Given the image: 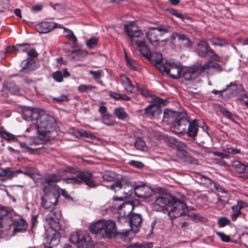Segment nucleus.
<instances>
[{"label":"nucleus","instance_id":"24","mask_svg":"<svg viewBox=\"0 0 248 248\" xmlns=\"http://www.w3.org/2000/svg\"><path fill=\"white\" fill-rule=\"evenodd\" d=\"M120 83L127 93H133L134 86L131 83L129 78L125 75L120 76Z\"/></svg>","mask_w":248,"mask_h":248},{"label":"nucleus","instance_id":"5","mask_svg":"<svg viewBox=\"0 0 248 248\" xmlns=\"http://www.w3.org/2000/svg\"><path fill=\"white\" fill-rule=\"evenodd\" d=\"M170 27L168 26L161 25L157 27L150 28L146 32V38L149 43L155 49H158L164 46L167 42L166 40H159V36H163L169 32Z\"/></svg>","mask_w":248,"mask_h":248},{"label":"nucleus","instance_id":"52","mask_svg":"<svg viewBox=\"0 0 248 248\" xmlns=\"http://www.w3.org/2000/svg\"><path fill=\"white\" fill-rule=\"evenodd\" d=\"M217 235L220 237L222 241L225 242H229L231 241L229 236L225 234L222 232H216Z\"/></svg>","mask_w":248,"mask_h":248},{"label":"nucleus","instance_id":"64","mask_svg":"<svg viewBox=\"0 0 248 248\" xmlns=\"http://www.w3.org/2000/svg\"><path fill=\"white\" fill-rule=\"evenodd\" d=\"M153 247L152 243H143L139 245V248H152Z\"/></svg>","mask_w":248,"mask_h":248},{"label":"nucleus","instance_id":"45","mask_svg":"<svg viewBox=\"0 0 248 248\" xmlns=\"http://www.w3.org/2000/svg\"><path fill=\"white\" fill-rule=\"evenodd\" d=\"M145 141L140 138H137L135 142V147L140 150H143L145 146Z\"/></svg>","mask_w":248,"mask_h":248},{"label":"nucleus","instance_id":"32","mask_svg":"<svg viewBox=\"0 0 248 248\" xmlns=\"http://www.w3.org/2000/svg\"><path fill=\"white\" fill-rule=\"evenodd\" d=\"M247 206V203L242 200H239L237 204L232 207V212L241 213V210Z\"/></svg>","mask_w":248,"mask_h":248},{"label":"nucleus","instance_id":"25","mask_svg":"<svg viewBox=\"0 0 248 248\" xmlns=\"http://www.w3.org/2000/svg\"><path fill=\"white\" fill-rule=\"evenodd\" d=\"M232 166L238 172L243 174L244 177L248 178V165H244L239 161H234Z\"/></svg>","mask_w":248,"mask_h":248},{"label":"nucleus","instance_id":"27","mask_svg":"<svg viewBox=\"0 0 248 248\" xmlns=\"http://www.w3.org/2000/svg\"><path fill=\"white\" fill-rule=\"evenodd\" d=\"M0 136L9 142H18L17 136L6 131L2 128H0Z\"/></svg>","mask_w":248,"mask_h":248},{"label":"nucleus","instance_id":"53","mask_svg":"<svg viewBox=\"0 0 248 248\" xmlns=\"http://www.w3.org/2000/svg\"><path fill=\"white\" fill-rule=\"evenodd\" d=\"M122 188V183L119 181H115L113 183V184L110 186L111 189L114 190L115 192L120 190Z\"/></svg>","mask_w":248,"mask_h":248},{"label":"nucleus","instance_id":"46","mask_svg":"<svg viewBox=\"0 0 248 248\" xmlns=\"http://www.w3.org/2000/svg\"><path fill=\"white\" fill-rule=\"evenodd\" d=\"M78 136L82 137L89 138L93 139L94 136L91 132L83 129L80 130L78 131Z\"/></svg>","mask_w":248,"mask_h":248},{"label":"nucleus","instance_id":"55","mask_svg":"<svg viewBox=\"0 0 248 248\" xmlns=\"http://www.w3.org/2000/svg\"><path fill=\"white\" fill-rule=\"evenodd\" d=\"M170 13L180 19H183L184 16L178 10L174 9H170L169 10Z\"/></svg>","mask_w":248,"mask_h":248},{"label":"nucleus","instance_id":"19","mask_svg":"<svg viewBox=\"0 0 248 248\" xmlns=\"http://www.w3.org/2000/svg\"><path fill=\"white\" fill-rule=\"evenodd\" d=\"M170 39L172 40H177L182 47L190 48L191 46V42L184 34L174 32L171 34Z\"/></svg>","mask_w":248,"mask_h":248},{"label":"nucleus","instance_id":"7","mask_svg":"<svg viewBox=\"0 0 248 248\" xmlns=\"http://www.w3.org/2000/svg\"><path fill=\"white\" fill-rule=\"evenodd\" d=\"M69 240L78 248H93V246L89 234L86 231H79L72 232Z\"/></svg>","mask_w":248,"mask_h":248},{"label":"nucleus","instance_id":"43","mask_svg":"<svg viewBox=\"0 0 248 248\" xmlns=\"http://www.w3.org/2000/svg\"><path fill=\"white\" fill-rule=\"evenodd\" d=\"M188 216H190L191 218H192L194 219H197L203 222H205L207 220V219L206 217L199 215L196 212H193L191 214L190 213H188Z\"/></svg>","mask_w":248,"mask_h":248},{"label":"nucleus","instance_id":"15","mask_svg":"<svg viewBox=\"0 0 248 248\" xmlns=\"http://www.w3.org/2000/svg\"><path fill=\"white\" fill-rule=\"evenodd\" d=\"M155 199L151 204L152 209L156 211L163 210L166 206H170L171 201L173 200V197L169 196H161L158 197H155Z\"/></svg>","mask_w":248,"mask_h":248},{"label":"nucleus","instance_id":"30","mask_svg":"<svg viewBox=\"0 0 248 248\" xmlns=\"http://www.w3.org/2000/svg\"><path fill=\"white\" fill-rule=\"evenodd\" d=\"M101 122L107 126H113L115 124V119L113 116L108 113L101 117Z\"/></svg>","mask_w":248,"mask_h":248},{"label":"nucleus","instance_id":"8","mask_svg":"<svg viewBox=\"0 0 248 248\" xmlns=\"http://www.w3.org/2000/svg\"><path fill=\"white\" fill-rule=\"evenodd\" d=\"M165 100L161 98L155 97L150 104L144 109L140 110V112L151 119H157L162 113L160 106L165 105Z\"/></svg>","mask_w":248,"mask_h":248},{"label":"nucleus","instance_id":"56","mask_svg":"<svg viewBox=\"0 0 248 248\" xmlns=\"http://www.w3.org/2000/svg\"><path fill=\"white\" fill-rule=\"evenodd\" d=\"M32 60H26V61H24L22 62L23 69H31V66L32 65Z\"/></svg>","mask_w":248,"mask_h":248},{"label":"nucleus","instance_id":"49","mask_svg":"<svg viewBox=\"0 0 248 248\" xmlns=\"http://www.w3.org/2000/svg\"><path fill=\"white\" fill-rule=\"evenodd\" d=\"M52 77L55 81L61 82L63 80L62 72L61 71H57L53 73Z\"/></svg>","mask_w":248,"mask_h":248},{"label":"nucleus","instance_id":"58","mask_svg":"<svg viewBox=\"0 0 248 248\" xmlns=\"http://www.w3.org/2000/svg\"><path fill=\"white\" fill-rule=\"evenodd\" d=\"M126 63L128 65H129L131 68H132L134 70L138 71L139 70V68L137 65L136 64L135 62L130 61L129 60H126Z\"/></svg>","mask_w":248,"mask_h":248},{"label":"nucleus","instance_id":"10","mask_svg":"<svg viewBox=\"0 0 248 248\" xmlns=\"http://www.w3.org/2000/svg\"><path fill=\"white\" fill-rule=\"evenodd\" d=\"M170 206L171 209L168 214L171 219L183 216L188 211L186 203L174 197L173 200L171 201Z\"/></svg>","mask_w":248,"mask_h":248},{"label":"nucleus","instance_id":"16","mask_svg":"<svg viewBox=\"0 0 248 248\" xmlns=\"http://www.w3.org/2000/svg\"><path fill=\"white\" fill-rule=\"evenodd\" d=\"M132 209V205L129 202H124L120 205L118 209V212L119 214L118 221L121 223L126 222Z\"/></svg>","mask_w":248,"mask_h":248},{"label":"nucleus","instance_id":"20","mask_svg":"<svg viewBox=\"0 0 248 248\" xmlns=\"http://www.w3.org/2000/svg\"><path fill=\"white\" fill-rule=\"evenodd\" d=\"M181 112H177L170 109H165L163 113V122L167 124H173Z\"/></svg>","mask_w":248,"mask_h":248},{"label":"nucleus","instance_id":"42","mask_svg":"<svg viewBox=\"0 0 248 248\" xmlns=\"http://www.w3.org/2000/svg\"><path fill=\"white\" fill-rule=\"evenodd\" d=\"M60 235L58 233L55 232L51 237L49 245L50 247H45V248H50L57 246L60 241Z\"/></svg>","mask_w":248,"mask_h":248},{"label":"nucleus","instance_id":"36","mask_svg":"<svg viewBox=\"0 0 248 248\" xmlns=\"http://www.w3.org/2000/svg\"><path fill=\"white\" fill-rule=\"evenodd\" d=\"M102 177L104 180L107 182H112L116 177V174L111 171H107L103 173Z\"/></svg>","mask_w":248,"mask_h":248},{"label":"nucleus","instance_id":"22","mask_svg":"<svg viewBox=\"0 0 248 248\" xmlns=\"http://www.w3.org/2000/svg\"><path fill=\"white\" fill-rule=\"evenodd\" d=\"M226 88L224 89L227 92L229 97L234 96L237 94L242 89V86L240 84L232 82L229 85H226Z\"/></svg>","mask_w":248,"mask_h":248},{"label":"nucleus","instance_id":"38","mask_svg":"<svg viewBox=\"0 0 248 248\" xmlns=\"http://www.w3.org/2000/svg\"><path fill=\"white\" fill-rule=\"evenodd\" d=\"M36 170L33 168H29L25 170H18L17 172L23 173L30 177L32 178L36 174H37Z\"/></svg>","mask_w":248,"mask_h":248},{"label":"nucleus","instance_id":"11","mask_svg":"<svg viewBox=\"0 0 248 248\" xmlns=\"http://www.w3.org/2000/svg\"><path fill=\"white\" fill-rule=\"evenodd\" d=\"M43 190L45 194L41 198L42 205L46 209H52L56 205L60 195L55 191L47 190L46 186Z\"/></svg>","mask_w":248,"mask_h":248},{"label":"nucleus","instance_id":"21","mask_svg":"<svg viewBox=\"0 0 248 248\" xmlns=\"http://www.w3.org/2000/svg\"><path fill=\"white\" fill-rule=\"evenodd\" d=\"M56 26L54 22H42L35 26L36 31L40 33H46L55 28Z\"/></svg>","mask_w":248,"mask_h":248},{"label":"nucleus","instance_id":"9","mask_svg":"<svg viewBox=\"0 0 248 248\" xmlns=\"http://www.w3.org/2000/svg\"><path fill=\"white\" fill-rule=\"evenodd\" d=\"M136 196L141 198H148L152 195L154 191L150 187L146 185H134L133 188L127 185L124 187V193H125L126 196H130L133 191Z\"/></svg>","mask_w":248,"mask_h":248},{"label":"nucleus","instance_id":"23","mask_svg":"<svg viewBox=\"0 0 248 248\" xmlns=\"http://www.w3.org/2000/svg\"><path fill=\"white\" fill-rule=\"evenodd\" d=\"M46 219L48 222L49 226L54 231H57L61 229L59 219L55 217L53 212H50L46 216Z\"/></svg>","mask_w":248,"mask_h":248},{"label":"nucleus","instance_id":"44","mask_svg":"<svg viewBox=\"0 0 248 248\" xmlns=\"http://www.w3.org/2000/svg\"><path fill=\"white\" fill-rule=\"evenodd\" d=\"M6 214V209L0 206V233L4 231L3 217Z\"/></svg>","mask_w":248,"mask_h":248},{"label":"nucleus","instance_id":"57","mask_svg":"<svg viewBox=\"0 0 248 248\" xmlns=\"http://www.w3.org/2000/svg\"><path fill=\"white\" fill-rule=\"evenodd\" d=\"M224 151L226 152L227 153L229 154H238L240 153V150L234 149L233 148H227L226 149H224Z\"/></svg>","mask_w":248,"mask_h":248},{"label":"nucleus","instance_id":"40","mask_svg":"<svg viewBox=\"0 0 248 248\" xmlns=\"http://www.w3.org/2000/svg\"><path fill=\"white\" fill-rule=\"evenodd\" d=\"M95 89H96V87L94 86L85 84L80 85L78 88V92L81 93H87L88 91H91Z\"/></svg>","mask_w":248,"mask_h":248},{"label":"nucleus","instance_id":"26","mask_svg":"<svg viewBox=\"0 0 248 248\" xmlns=\"http://www.w3.org/2000/svg\"><path fill=\"white\" fill-rule=\"evenodd\" d=\"M19 91L18 87L13 82L6 83L2 89V92L7 91L11 94H17Z\"/></svg>","mask_w":248,"mask_h":248},{"label":"nucleus","instance_id":"37","mask_svg":"<svg viewBox=\"0 0 248 248\" xmlns=\"http://www.w3.org/2000/svg\"><path fill=\"white\" fill-rule=\"evenodd\" d=\"M64 31L66 33V37L70 41H72L74 45H76L78 40L76 36L74 35L73 32L71 30L67 28H64Z\"/></svg>","mask_w":248,"mask_h":248},{"label":"nucleus","instance_id":"6","mask_svg":"<svg viewBox=\"0 0 248 248\" xmlns=\"http://www.w3.org/2000/svg\"><path fill=\"white\" fill-rule=\"evenodd\" d=\"M4 231L9 230L13 225V232H21L26 230L28 225L26 221L21 217L13 219L11 214L6 211V214L3 217Z\"/></svg>","mask_w":248,"mask_h":248},{"label":"nucleus","instance_id":"63","mask_svg":"<svg viewBox=\"0 0 248 248\" xmlns=\"http://www.w3.org/2000/svg\"><path fill=\"white\" fill-rule=\"evenodd\" d=\"M98 111L101 114V117L108 113L107 112V108L105 106H101L99 108Z\"/></svg>","mask_w":248,"mask_h":248},{"label":"nucleus","instance_id":"12","mask_svg":"<svg viewBox=\"0 0 248 248\" xmlns=\"http://www.w3.org/2000/svg\"><path fill=\"white\" fill-rule=\"evenodd\" d=\"M189 122L187 114L184 112H181L176 120L171 125V131L176 134H184L188 128Z\"/></svg>","mask_w":248,"mask_h":248},{"label":"nucleus","instance_id":"48","mask_svg":"<svg viewBox=\"0 0 248 248\" xmlns=\"http://www.w3.org/2000/svg\"><path fill=\"white\" fill-rule=\"evenodd\" d=\"M230 220L226 217H223L219 218L217 221V224L220 227H224L226 225L229 224Z\"/></svg>","mask_w":248,"mask_h":248},{"label":"nucleus","instance_id":"62","mask_svg":"<svg viewBox=\"0 0 248 248\" xmlns=\"http://www.w3.org/2000/svg\"><path fill=\"white\" fill-rule=\"evenodd\" d=\"M214 155L215 156H218L221 158H226V159L229 158V155H228L227 154H225L224 153L219 152H217V151L215 152L214 153Z\"/></svg>","mask_w":248,"mask_h":248},{"label":"nucleus","instance_id":"60","mask_svg":"<svg viewBox=\"0 0 248 248\" xmlns=\"http://www.w3.org/2000/svg\"><path fill=\"white\" fill-rule=\"evenodd\" d=\"M53 100L56 101L57 102H62L66 101L67 100V96L62 94L58 97H54Z\"/></svg>","mask_w":248,"mask_h":248},{"label":"nucleus","instance_id":"17","mask_svg":"<svg viewBox=\"0 0 248 248\" xmlns=\"http://www.w3.org/2000/svg\"><path fill=\"white\" fill-rule=\"evenodd\" d=\"M201 72V65L197 68L195 67L186 68L183 69L181 73V76L186 80H195Z\"/></svg>","mask_w":248,"mask_h":248},{"label":"nucleus","instance_id":"29","mask_svg":"<svg viewBox=\"0 0 248 248\" xmlns=\"http://www.w3.org/2000/svg\"><path fill=\"white\" fill-rule=\"evenodd\" d=\"M198 126L196 122L193 121L191 123L189 122L188 128L184 134H187L189 137H194L197 134Z\"/></svg>","mask_w":248,"mask_h":248},{"label":"nucleus","instance_id":"18","mask_svg":"<svg viewBox=\"0 0 248 248\" xmlns=\"http://www.w3.org/2000/svg\"><path fill=\"white\" fill-rule=\"evenodd\" d=\"M129 224L132 232L137 233L142 221L141 216L139 214L133 213L128 217Z\"/></svg>","mask_w":248,"mask_h":248},{"label":"nucleus","instance_id":"3","mask_svg":"<svg viewBox=\"0 0 248 248\" xmlns=\"http://www.w3.org/2000/svg\"><path fill=\"white\" fill-rule=\"evenodd\" d=\"M124 32L131 42L138 47L140 54L148 60L151 52L148 46L145 43L144 35L138 27L133 22H127L124 25Z\"/></svg>","mask_w":248,"mask_h":248},{"label":"nucleus","instance_id":"4","mask_svg":"<svg viewBox=\"0 0 248 248\" xmlns=\"http://www.w3.org/2000/svg\"><path fill=\"white\" fill-rule=\"evenodd\" d=\"M90 231L99 238H111L118 233L116 225L113 220H100L92 224L89 228Z\"/></svg>","mask_w":248,"mask_h":248},{"label":"nucleus","instance_id":"31","mask_svg":"<svg viewBox=\"0 0 248 248\" xmlns=\"http://www.w3.org/2000/svg\"><path fill=\"white\" fill-rule=\"evenodd\" d=\"M201 70L203 72L206 70L213 68L217 72H220L222 71V68L220 65L217 63H213L211 62H207L204 65H201Z\"/></svg>","mask_w":248,"mask_h":248},{"label":"nucleus","instance_id":"2","mask_svg":"<svg viewBox=\"0 0 248 248\" xmlns=\"http://www.w3.org/2000/svg\"><path fill=\"white\" fill-rule=\"evenodd\" d=\"M25 113L28 120L36 121V128L39 135L48 139H53L57 135V124L53 117L38 108H30L25 110Z\"/></svg>","mask_w":248,"mask_h":248},{"label":"nucleus","instance_id":"59","mask_svg":"<svg viewBox=\"0 0 248 248\" xmlns=\"http://www.w3.org/2000/svg\"><path fill=\"white\" fill-rule=\"evenodd\" d=\"M212 188H214L216 192H218L221 193H226L225 191L223 188L220 187L217 185L215 183H213Z\"/></svg>","mask_w":248,"mask_h":248},{"label":"nucleus","instance_id":"28","mask_svg":"<svg viewBox=\"0 0 248 248\" xmlns=\"http://www.w3.org/2000/svg\"><path fill=\"white\" fill-rule=\"evenodd\" d=\"M113 114L120 120L124 121L128 117V114L122 107L115 108L113 110Z\"/></svg>","mask_w":248,"mask_h":248},{"label":"nucleus","instance_id":"54","mask_svg":"<svg viewBox=\"0 0 248 248\" xmlns=\"http://www.w3.org/2000/svg\"><path fill=\"white\" fill-rule=\"evenodd\" d=\"M128 164L136 168L140 169L143 167L144 164L140 161L136 160H130Z\"/></svg>","mask_w":248,"mask_h":248},{"label":"nucleus","instance_id":"39","mask_svg":"<svg viewBox=\"0 0 248 248\" xmlns=\"http://www.w3.org/2000/svg\"><path fill=\"white\" fill-rule=\"evenodd\" d=\"M220 112L226 118L229 119L235 124H238L237 122L235 121L233 114L226 108L221 107L220 108Z\"/></svg>","mask_w":248,"mask_h":248},{"label":"nucleus","instance_id":"1","mask_svg":"<svg viewBox=\"0 0 248 248\" xmlns=\"http://www.w3.org/2000/svg\"><path fill=\"white\" fill-rule=\"evenodd\" d=\"M63 173L74 175L63 179L64 182L67 184L79 185L84 182L90 187H95L97 185L96 178L91 173L88 171H78V168L74 167L61 169L55 173L46 174L44 176V181L49 185L59 182L62 179Z\"/></svg>","mask_w":248,"mask_h":248},{"label":"nucleus","instance_id":"13","mask_svg":"<svg viewBox=\"0 0 248 248\" xmlns=\"http://www.w3.org/2000/svg\"><path fill=\"white\" fill-rule=\"evenodd\" d=\"M196 52L201 57H214V60H217L218 58L215 51L209 47V45L206 41H201L197 43Z\"/></svg>","mask_w":248,"mask_h":248},{"label":"nucleus","instance_id":"61","mask_svg":"<svg viewBox=\"0 0 248 248\" xmlns=\"http://www.w3.org/2000/svg\"><path fill=\"white\" fill-rule=\"evenodd\" d=\"M179 150H185L186 147V144L181 141H177V143L175 145Z\"/></svg>","mask_w":248,"mask_h":248},{"label":"nucleus","instance_id":"51","mask_svg":"<svg viewBox=\"0 0 248 248\" xmlns=\"http://www.w3.org/2000/svg\"><path fill=\"white\" fill-rule=\"evenodd\" d=\"M16 173H18L17 172V170L16 171H13L10 170L8 169H3V173L0 174V176H6L8 178H12Z\"/></svg>","mask_w":248,"mask_h":248},{"label":"nucleus","instance_id":"34","mask_svg":"<svg viewBox=\"0 0 248 248\" xmlns=\"http://www.w3.org/2000/svg\"><path fill=\"white\" fill-rule=\"evenodd\" d=\"M149 60L155 62L156 65L159 64L162 61V54L157 51L151 53V56L149 57Z\"/></svg>","mask_w":248,"mask_h":248},{"label":"nucleus","instance_id":"33","mask_svg":"<svg viewBox=\"0 0 248 248\" xmlns=\"http://www.w3.org/2000/svg\"><path fill=\"white\" fill-rule=\"evenodd\" d=\"M109 95L112 98L115 100L128 101L130 100V97L125 94H122L117 93L113 91L109 92Z\"/></svg>","mask_w":248,"mask_h":248},{"label":"nucleus","instance_id":"50","mask_svg":"<svg viewBox=\"0 0 248 248\" xmlns=\"http://www.w3.org/2000/svg\"><path fill=\"white\" fill-rule=\"evenodd\" d=\"M89 73L91 74L95 79H99L102 75L103 71L101 70L97 71L89 70Z\"/></svg>","mask_w":248,"mask_h":248},{"label":"nucleus","instance_id":"47","mask_svg":"<svg viewBox=\"0 0 248 248\" xmlns=\"http://www.w3.org/2000/svg\"><path fill=\"white\" fill-rule=\"evenodd\" d=\"M198 183L207 186H210L212 188V185L214 182L209 178L205 176L202 177V180L198 181Z\"/></svg>","mask_w":248,"mask_h":248},{"label":"nucleus","instance_id":"41","mask_svg":"<svg viewBox=\"0 0 248 248\" xmlns=\"http://www.w3.org/2000/svg\"><path fill=\"white\" fill-rule=\"evenodd\" d=\"M98 43V38L93 37L86 41V45L89 49H93L97 46Z\"/></svg>","mask_w":248,"mask_h":248},{"label":"nucleus","instance_id":"35","mask_svg":"<svg viewBox=\"0 0 248 248\" xmlns=\"http://www.w3.org/2000/svg\"><path fill=\"white\" fill-rule=\"evenodd\" d=\"M30 45L29 44H18L16 46H14L11 47H9L7 52H12L15 51H19L18 47H21V49L22 51H25L27 49L29 48Z\"/></svg>","mask_w":248,"mask_h":248},{"label":"nucleus","instance_id":"14","mask_svg":"<svg viewBox=\"0 0 248 248\" xmlns=\"http://www.w3.org/2000/svg\"><path fill=\"white\" fill-rule=\"evenodd\" d=\"M163 68V71L173 78H178L181 76L182 70L181 67L172 61H168Z\"/></svg>","mask_w":248,"mask_h":248}]
</instances>
